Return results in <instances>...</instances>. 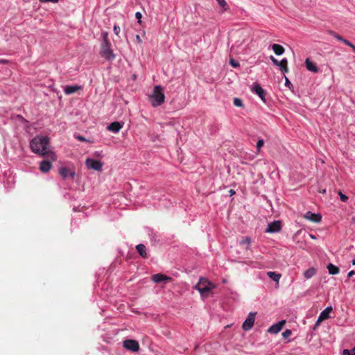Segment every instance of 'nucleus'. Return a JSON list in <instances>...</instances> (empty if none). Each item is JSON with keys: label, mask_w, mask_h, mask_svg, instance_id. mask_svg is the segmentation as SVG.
I'll list each match as a JSON object with an SVG mask.
<instances>
[{"label": "nucleus", "mask_w": 355, "mask_h": 355, "mask_svg": "<svg viewBox=\"0 0 355 355\" xmlns=\"http://www.w3.org/2000/svg\"><path fill=\"white\" fill-rule=\"evenodd\" d=\"M30 147L33 153L41 156L46 155L51 160L56 159V155L50 149L49 139L45 136H36L30 142Z\"/></svg>", "instance_id": "1"}, {"label": "nucleus", "mask_w": 355, "mask_h": 355, "mask_svg": "<svg viewBox=\"0 0 355 355\" xmlns=\"http://www.w3.org/2000/svg\"><path fill=\"white\" fill-rule=\"evenodd\" d=\"M151 104L153 107L161 105L165 100L163 89L159 85L155 86L152 95L150 96Z\"/></svg>", "instance_id": "2"}, {"label": "nucleus", "mask_w": 355, "mask_h": 355, "mask_svg": "<svg viewBox=\"0 0 355 355\" xmlns=\"http://www.w3.org/2000/svg\"><path fill=\"white\" fill-rule=\"evenodd\" d=\"M100 54L103 58H104L105 60L108 61H112L115 58V55L113 53V51L111 49L110 42L102 44Z\"/></svg>", "instance_id": "3"}, {"label": "nucleus", "mask_w": 355, "mask_h": 355, "mask_svg": "<svg viewBox=\"0 0 355 355\" xmlns=\"http://www.w3.org/2000/svg\"><path fill=\"white\" fill-rule=\"evenodd\" d=\"M123 347L131 352H136L139 349V345L135 340L128 339L123 341Z\"/></svg>", "instance_id": "4"}, {"label": "nucleus", "mask_w": 355, "mask_h": 355, "mask_svg": "<svg viewBox=\"0 0 355 355\" xmlns=\"http://www.w3.org/2000/svg\"><path fill=\"white\" fill-rule=\"evenodd\" d=\"M85 164L88 168H92L97 171H101L103 166V163L100 161L89 158L86 159Z\"/></svg>", "instance_id": "5"}, {"label": "nucleus", "mask_w": 355, "mask_h": 355, "mask_svg": "<svg viewBox=\"0 0 355 355\" xmlns=\"http://www.w3.org/2000/svg\"><path fill=\"white\" fill-rule=\"evenodd\" d=\"M255 315L256 313H250L243 323L242 328L245 331H248L253 327L255 320Z\"/></svg>", "instance_id": "6"}, {"label": "nucleus", "mask_w": 355, "mask_h": 355, "mask_svg": "<svg viewBox=\"0 0 355 355\" xmlns=\"http://www.w3.org/2000/svg\"><path fill=\"white\" fill-rule=\"evenodd\" d=\"M329 33L331 35H332L333 37H334L338 41L342 42L345 45L351 47L353 51L355 53V46L351 42H349V40L343 38L341 35H340L339 34L336 33L335 31H329Z\"/></svg>", "instance_id": "7"}, {"label": "nucleus", "mask_w": 355, "mask_h": 355, "mask_svg": "<svg viewBox=\"0 0 355 355\" xmlns=\"http://www.w3.org/2000/svg\"><path fill=\"white\" fill-rule=\"evenodd\" d=\"M331 311H332V307H331V306H328V307H327L324 310H323V311L320 313V315H319V317H318V320H317V321H316L315 325H318V324H320L322 321H324V320H325L328 319V318H329V313H330Z\"/></svg>", "instance_id": "8"}, {"label": "nucleus", "mask_w": 355, "mask_h": 355, "mask_svg": "<svg viewBox=\"0 0 355 355\" xmlns=\"http://www.w3.org/2000/svg\"><path fill=\"white\" fill-rule=\"evenodd\" d=\"M282 224L280 221L275 220L268 224L266 232L275 233L280 231Z\"/></svg>", "instance_id": "9"}, {"label": "nucleus", "mask_w": 355, "mask_h": 355, "mask_svg": "<svg viewBox=\"0 0 355 355\" xmlns=\"http://www.w3.org/2000/svg\"><path fill=\"white\" fill-rule=\"evenodd\" d=\"M285 323H286L285 320H282V321L272 325L268 329V332L270 334H277L283 329Z\"/></svg>", "instance_id": "10"}, {"label": "nucleus", "mask_w": 355, "mask_h": 355, "mask_svg": "<svg viewBox=\"0 0 355 355\" xmlns=\"http://www.w3.org/2000/svg\"><path fill=\"white\" fill-rule=\"evenodd\" d=\"M196 289L202 295H205L207 293L211 291V287L209 284H206L205 282H200L196 286Z\"/></svg>", "instance_id": "11"}, {"label": "nucleus", "mask_w": 355, "mask_h": 355, "mask_svg": "<svg viewBox=\"0 0 355 355\" xmlns=\"http://www.w3.org/2000/svg\"><path fill=\"white\" fill-rule=\"evenodd\" d=\"M304 218L314 223H318L322 219V216L320 214H314L311 211H307L304 215Z\"/></svg>", "instance_id": "12"}, {"label": "nucleus", "mask_w": 355, "mask_h": 355, "mask_svg": "<svg viewBox=\"0 0 355 355\" xmlns=\"http://www.w3.org/2000/svg\"><path fill=\"white\" fill-rule=\"evenodd\" d=\"M171 279V277L160 273L155 274L152 276V280L155 283H159L163 281L168 282Z\"/></svg>", "instance_id": "13"}, {"label": "nucleus", "mask_w": 355, "mask_h": 355, "mask_svg": "<svg viewBox=\"0 0 355 355\" xmlns=\"http://www.w3.org/2000/svg\"><path fill=\"white\" fill-rule=\"evenodd\" d=\"M252 92H254L255 94H257L263 102L266 101V99H265L266 92L263 90V89L260 86V85H259V84L254 85V86L252 89Z\"/></svg>", "instance_id": "14"}, {"label": "nucleus", "mask_w": 355, "mask_h": 355, "mask_svg": "<svg viewBox=\"0 0 355 355\" xmlns=\"http://www.w3.org/2000/svg\"><path fill=\"white\" fill-rule=\"evenodd\" d=\"M60 175L62 177L63 179H66L67 178H73L75 175V173L71 171L70 169L62 167L60 169Z\"/></svg>", "instance_id": "15"}, {"label": "nucleus", "mask_w": 355, "mask_h": 355, "mask_svg": "<svg viewBox=\"0 0 355 355\" xmlns=\"http://www.w3.org/2000/svg\"><path fill=\"white\" fill-rule=\"evenodd\" d=\"M305 65L306 69L311 72L318 73L319 71L318 67L309 58L306 59Z\"/></svg>", "instance_id": "16"}, {"label": "nucleus", "mask_w": 355, "mask_h": 355, "mask_svg": "<svg viewBox=\"0 0 355 355\" xmlns=\"http://www.w3.org/2000/svg\"><path fill=\"white\" fill-rule=\"evenodd\" d=\"M122 126L123 125L121 124V123H119L118 121H114V122L111 123L107 126V130L112 132L117 133L122 128Z\"/></svg>", "instance_id": "17"}, {"label": "nucleus", "mask_w": 355, "mask_h": 355, "mask_svg": "<svg viewBox=\"0 0 355 355\" xmlns=\"http://www.w3.org/2000/svg\"><path fill=\"white\" fill-rule=\"evenodd\" d=\"M52 164L49 161L43 160L41 162L40 165V169L43 173H46L51 168Z\"/></svg>", "instance_id": "18"}, {"label": "nucleus", "mask_w": 355, "mask_h": 355, "mask_svg": "<svg viewBox=\"0 0 355 355\" xmlns=\"http://www.w3.org/2000/svg\"><path fill=\"white\" fill-rule=\"evenodd\" d=\"M137 251L139 254V255L144 258L146 259L148 257V254L146 252V248L144 244H138L136 246Z\"/></svg>", "instance_id": "19"}, {"label": "nucleus", "mask_w": 355, "mask_h": 355, "mask_svg": "<svg viewBox=\"0 0 355 355\" xmlns=\"http://www.w3.org/2000/svg\"><path fill=\"white\" fill-rule=\"evenodd\" d=\"M80 89L81 87L78 85H67L65 87L64 92L66 94H71L76 92Z\"/></svg>", "instance_id": "20"}, {"label": "nucleus", "mask_w": 355, "mask_h": 355, "mask_svg": "<svg viewBox=\"0 0 355 355\" xmlns=\"http://www.w3.org/2000/svg\"><path fill=\"white\" fill-rule=\"evenodd\" d=\"M272 48L274 53L277 55H280L283 54L285 51L284 48L282 45L277 44H274L272 46Z\"/></svg>", "instance_id": "21"}, {"label": "nucleus", "mask_w": 355, "mask_h": 355, "mask_svg": "<svg viewBox=\"0 0 355 355\" xmlns=\"http://www.w3.org/2000/svg\"><path fill=\"white\" fill-rule=\"evenodd\" d=\"M278 67H280L281 71L283 73H287L288 71V60L286 58L282 59L279 64H278Z\"/></svg>", "instance_id": "22"}, {"label": "nucleus", "mask_w": 355, "mask_h": 355, "mask_svg": "<svg viewBox=\"0 0 355 355\" xmlns=\"http://www.w3.org/2000/svg\"><path fill=\"white\" fill-rule=\"evenodd\" d=\"M250 245H251V239L249 237L243 238L240 241V245L244 247L246 250H250Z\"/></svg>", "instance_id": "23"}, {"label": "nucleus", "mask_w": 355, "mask_h": 355, "mask_svg": "<svg viewBox=\"0 0 355 355\" xmlns=\"http://www.w3.org/2000/svg\"><path fill=\"white\" fill-rule=\"evenodd\" d=\"M327 269L329 271V273L331 275H336L338 274L340 272V269L336 266H334L332 263H329L327 266Z\"/></svg>", "instance_id": "24"}, {"label": "nucleus", "mask_w": 355, "mask_h": 355, "mask_svg": "<svg viewBox=\"0 0 355 355\" xmlns=\"http://www.w3.org/2000/svg\"><path fill=\"white\" fill-rule=\"evenodd\" d=\"M316 273V270L314 268H310L304 272V277L306 279H310L313 277Z\"/></svg>", "instance_id": "25"}, {"label": "nucleus", "mask_w": 355, "mask_h": 355, "mask_svg": "<svg viewBox=\"0 0 355 355\" xmlns=\"http://www.w3.org/2000/svg\"><path fill=\"white\" fill-rule=\"evenodd\" d=\"M267 275L270 279H272L273 281L276 282L277 283L279 282V281L281 278V275L276 273L275 272L270 271V272H268Z\"/></svg>", "instance_id": "26"}, {"label": "nucleus", "mask_w": 355, "mask_h": 355, "mask_svg": "<svg viewBox=\"0 0 355 355\" xmlns=\"http://www.w3.org/2000/svg\"><path fill=\"white\" fill-rule=\"evenodd\" d=\"M233 103L236 107H243L244 106L242 100L239 98H234Z\"/></svg>", "instance_id": "27"}, {"label": "nucleus", "mask_w": 355, "mask_h": 355, "mask_svg": "<svg viewBox=\"0 0 355 355\" xmlns=\"http://www.w3.org/2000/svg\"><path fill=\"white\" fill-rule=\"evenodd\" d=\"M343 355H355V347L351 349H344L343 352Z\"/></svg>", "instance_id": "28"}, {"label": "nucleus", "mask_w": 355, "mask_h": 355, "mask_svg": "<svg viewBox=\"0 0 355 355\" xmlns=\"http://www.w3.org/2000/svg\"><path fill=\"white\" fill-rule=\"evenodd\" d=\"M218 5L221 7H223L225 10H227V2L225 1V0H216Z\"/></svg>", "instance_id": "29"}, {"label": "nucleus", "mask_w": 355, "mask_h": 355, "mask_svg": "<svg viewBox=\"0 0 355 355\" xmlns=\"http://www.w3.org/2000/svg\"><path fill=\"white\" fill-rule=\"evenodd\" d=\"M102 37H103V44H106L107 42H110V41L108 40V33L107 32H103L102 33Z\"/></svg>", "instance_id": "30"}, {"label": "nucleus", "mask_w": 355, "mask_h": 355, "mask_svg": "<svg viewBox=\"0 0 355 355\" xmlns=\"http://www.w3.org/2000/svg\"><path fill=\"white\" fill-rule=\"evenodd\" d=\"M338 195L340 198L341 201L346 202L348 200V197L343 194L341 191H339Z\"/></svg>", "instance_id": "31"}, {"label": "nucleus", "mask_w": 355, "mask_h": 355, "mask_svg": "<svg viewBox=\"0 0 355 355\" xmlns=\"http://www.w3.org/2000/svg\"><path fill=\"white\" fill-rule=\"evenodd\" d=\"M292 334V331L290 330V329H286L285 331H284L282 333V336L284 338H287L288 337H289Z\"/></svg>", "instance_id": "32"}, {"label": "nucleus", "mask_w": 355, "mask_h": 355, "mask_svg": "<svg viewBox=\"0 0 355 355\" xmlns=\"http://www.w3.org/2000/svg\"><path fill=\"white\" fill-rule=\"evenodd\" d=\"M230 64L233 67H239V63L234 60V59H231L230 61Z\"/></svg>", "instance_id": "33"}, {"label": "nucleus", "mask_w": 355, "mask_h": 355, "mask_svg": "<svg viewBox=\"0 0 355 355\" xmlns=\"http://www.w3.org/2000/svg\"><path fill=\"white\" fill-rule=\"evenodd\" d=\"M264 144V141L262 139H260L257 143V148L258 150H259Z\"/></svg>", "instance_id": "34"}, {"label": "nucleus", "mask_w": 355, "mask_h": 355, "mask_svg": "<svg viewBox=\"0 0 355 355\" xmlns=\"http://www.w3.org/2000/svg\"><path fill=\"white\" fill-rule=\"evenodd\" d=\"M121 31V28L119 26L115 25L114 26V33L116 35H119V33Z\"/></svg>", "instance_id": "35"}, {"label": "nucleus", "mask_w": 355, "mask_h": 355, "mask_svg": "<svg viewBox=\"0 0 355 355\" xmlns=\"http://www.w3.org/2000/svg\"><path fill=\"white\" fill-rule=\"evenodd\" d=\"M270 60H272V63L276 65V66H278V64H279V62L280 61H278L275 57H273L272 55L270 56Z\"/></svg>", "instance_id": "36"}, {"label": "nucleus", "mask_w": 355, "mask_h": 355, "mask_svg": "<svg viewBox=\"0 0 355 355\" xmlns=\"http://www.w3.org/2000/svg\"><path fill=\"white\" fill-rule=\"evenodd\" d=\"M135 17L138 19V22L139 24H141V17H142L141 14L139 12H137L135 14Z\"/></svg>", "instance_id": "37"}, {"label": "nucleus", "mask_w": 355, "mask_h": 355, "mask_svg": "<svg viewBox=\"0 0 355 355\" xmlns=\"http://www.w3.org/2000/svg\"><path fill=\"white\" fill-rule=\"evenodd\" d=\"M75 137L78 140V141H86V139L81 136V135H76L75 136Z\"/></svg>", "instance_id": "38"}, {"label": "nucleus", "mask_w": 355, "mask_h": 355, "mask_svg": "<svg viewBox=\"0 0 355 355\" xmlns=\"http://www.w3.org/2000/svg\"><path fill=\"white\" fill-rule=\"evenodd\" d=\"M59 0H39L41 3H46V2H53V3H58Z\"/></svg>", "instance_id": "39"}, {"label": "nucleus", "mask_w": 355, "mask_h": 355, "mask_svg": "<svg viewBox=\"0 0 355 355\" xmlns=\"http://www.w3.org/2000/svg\"><path fill=\"white\" fill-rule=\"evenodd\" d=\"M136 40L139 44H141L142 42V40L139 35H136Z\"/></svg>", "instance_id": "40"}, {"label": "nucleus", "mask_w": 355, "mask_h": 355, "mask_svg": "<svg viewBox=\"0 0 355 355\" xmlns=\"http://www.w3.org/2000/svg\"><path fill=\"white\" fill-rule=\"evenodd\" d=\"M354 274H355V271H354V270H351L350 272H349L347 277H352Z\"/></svg>", "instance_id": "41"}, {"label": "nucleus", "mask_w": 355, "mask_h": 355, "mask_svg": "<svg viewBox=\"0 0 355 355\" xmlns=\"http://www.w3.org/2000/svg\"><path fill=\"white\" fill-rule=\"evenodd\" d=\"M285 79H286V83H285L286 86H289L291 84V82L286 77H285Z\"/></svg>", "instance_id": "42"}, {"label": "nucleus", "mask_w": 355, "mask_h": 355, "mask_svg": "<svg viewBox=\"0 0 355 355\" xmlns=\"http://www.w3.org/2000/svg\"><path fill=\"white\" fill-rule=\"evenodd\" d=\"M230 196H233L235 194V191L233 189H230L229 191Z\"/></svg>", "instance_id": "43"}, {"label": "nucleus", "mask_w": 355, "mask_h": 355, "mask_svg": "<svg viewBox=\"0 0 355 355\" xmlns=\"http://www.w3.org/2000/svg\"><path fill=\"white\" fill-rule=\"evenodd\" d=\"M319 192H320V193H322V194H324V193H326V189H320V190H319Z\"/></svg>", "instance_id": "44"}, {"label": "nucleus", "mask_w": 355, "mask_h": 355, "mask_svg": "<svg viewBox=\"0 0 355 355\" xmlns=\"http://www.w3.org/2000/svg\"><path fill=\"white\" fill-rule=\"evenodd\" d=\"M0 62H1V63H5V62H6V60H0Z\"/></svg>", "instance_id": "45"}, {"label": "nucleus", "mask_w": 355, "mask_h": 355, "mask_svg": "<svg viewBox=\"0 0 355 355\" xmlns=\"http://www.w3.org/2000/svg\"><path fill=\"white\" fill-rule=\"evenodd\" d=\"M352 264L355 265V259L352 261Z\"/></svg>", "instance_id": "46"}]
</instances>
